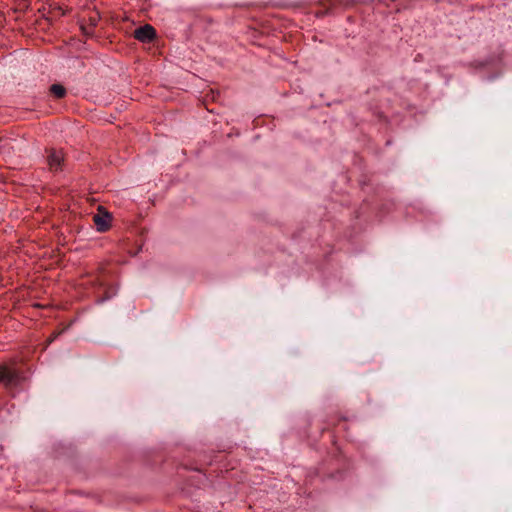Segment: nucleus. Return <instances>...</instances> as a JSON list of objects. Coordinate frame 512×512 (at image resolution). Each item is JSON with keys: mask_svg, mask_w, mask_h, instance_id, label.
<instances>
[{"mask_svg": "<svg viewBox=\"0 0 512 512\" xmlns=\"http://www.w3.org/2000/svg\"><path fill=\"white\" fill-rule=\"evenodd\" d=\"M22 381V377L15 370L6 365L0 366V384L6 388L17 386Z\"/></svg>", "mask_w": 512, "mask_h": 512, "instance_id": "nucleus-1", "label": "nucleus"}, {"mask_svg": "<svg viewBox=\"0 0 512 512\" xmlns=\"http://www.w3.org/2000/svg\"><path fill=\"white\" fill-rule=\"evenodd\" d=\"M93 221L98 231L105 232L111 227L112 215L103 206H99Z\"/></svg>", "mask_w": 512, "mask_h": 512, "instance_id": "nucleus-2", "label": "nucleus"}, {"mask_svg": "<svg viewBox=\"0 0 512 512\" xmlns=\"http://www.w3.org/2000/svg\"><path fill=\"white\" fill-rule=\"evenodd\" d=\"M134 37L141 42H150L156 37L155 29L146 24L134 31Z\"/></svg>", "mask_w": 512, "mask_h": 512, "instance_id": "nucleus-3", "label": "nucleus"}, {"mask_svg": "<svg viewBox=\"0 0 512 512\" xmlns=\"http://www.w3.org/2000/svg\"><path fill=\"white\" fill-rule=\"evenodd\" d=\"M63 154L55 150H51L48 157V164L51 170H58L63 162Z\"/></svg>", "mask_w": 512, "mask_h": 512, "instance_id": "nucleus-4", "label": "nucleus"}, {"mask_svg": "<svg viewBox=\"0 0 512 512\" xmlns=\"http://www.w3.org/2000/svg\"><path fill=\"white\" fill-rule=\"evenodd\" d=\"M50 93L56 98V99H62L66 96V88L62 84H53L49 88Z\"/></svg>", "mask_w": 512, "mask_h": 512, "instance_id": "nucleus-5", "label": "nucleus"}, {"mask_svg": "<svg viewBox=\"0 0 512 512\" xmlns=\"http://www.w3.org/2000/svg\"><path fill=\"white\" fill-rule=\"evenodd\" d=\"M490 64H491L490 61H485V62L480 63V66L486 67V66H489Z\"/></svg>", "mask_w": 512, "mask_h": 512, "instance_id": "nucleus-6", "label": "nucleus"}]
</instances>
